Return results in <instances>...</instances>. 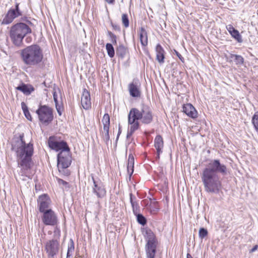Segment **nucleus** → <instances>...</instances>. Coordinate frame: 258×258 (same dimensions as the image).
Instances as JSON below:
<instances>
[{"label": "nucleus", "mask_w": 258, "mask_h": 258, "mask_svg": "<svg viewBox=\"0 0 258 258\" xmlns=\"http://www.w3.org/2000/svg\"><path fill=\"white\" fill-rule=\"evenodd\" d=\"M24 134L20 135L15 139L12 145V150L16 153L19 167L21 168L18 172L19 179L26 180L31 178L29 171L33 165L32 156L34 152L33 145L31 142L26 143Z\"/></svg>", "instance_id": "f257e3e1"}, {"label": "nucleus", "mask_w": 258, "mask_h": 258, "mask_svg": "<svg viewBox=\"0 0 258 258\" xmlns=\"http://www.w3.org/2000/svg\"><path fill=\"white\" fill-rule=\"evenodd\" d=\"M218 173L223 175H226L227 167L225 165L221 163L219 160H211L201 174V178L206 191L218 194L221 189V182L217 174Z\"/></svg>", "instance_id": "f03ea898"}, {"label": "nucleus", "mask_w": 258, "mask_h": 258, "mask_svg": "<svg viewBox=\"0 0 258 258\" xmlns=\"http://www.w3.org/2000/svg\"><path fill=\"white\" fill-rule=\"evenodd\" d=\"M128 128L127 138H130L140 127L139 120L144 124H149L153 120L152 112L150 107L143 104L140 109L132 108L127 116Z\"/></svg>", "instance_id": "7ed1b4c3"}, {"label": "nucleus", "mask_w": 258, "mask_h": 258, "mask_svg": "<svg viewBox=\"0 0 258 258\" xmlns=\"http://www.w3.org/2000/svg\"><path fill=\"white\" fill-rule=\"evenodd\" d=\"M21 57L24 64L29 66H36L42 62L43 54L39 45H32L21 50Z\"/></svg>", "instance_id": "20e7f679"}, {"label": "nucleus", "mask_w": 258, "mask_h": 258, "mask_svg": "<svg viewBox=\"0 0 258 258\" xmlns=\"http://www.w3.org/2000/svg\"><path fill=\"white\" fill-rule=\"evenodd\" d=\"M31 33V29L27 24L18 23L11 27L10 37L15 45L20 46L25 36Z\"/></svg>", "instance_id": "39448f33"}, {"label": "nucleus", "mask_w": 258, "mask_h": 258, "mask_svg": "<svg viewBox=\"0 0 258 258\" xmlns=\"http://www.w3.org/2000/svg\"><path fill=\"white\" fill-rule=\"evenodd\" d=\"M147 243L146 245V252L147 258H154L156 252L157 240L154 233L151 231H147Z\"/></svg>", "instance_id": "423d86ee"}, {"label": "nucleus", "mask_w": 258, "mask_h": 258, "mask_svg": "<svg viewBox=\"0 0 258 258\" xmlns=\"http://www.w3.org/2000/svg\"><path fill=\"white\" fill-rule=\"evenodd\" d=\"M36 112L39 121L43 124H48L53 120L52 109L46 105H40Z\"/></svg>", "instance_id": "0eeeda50"}, {"label": "nucleus", "mask_w": 258, "mask_h": 258, "mask_svg": "<svg viewBox=\"0 0 258 258\" xmlns=\"http://www.w3.org/2000/svg\"><path fill=\"white\" fill-rule=\"evenodd\" d=\"M71 162L72 156L70 149L60 151L57 155V167L59 171L68 168Z\"/></svg>", "instance_id": "6e6552de"}, {"label": "nucleus", "mask_w": 258, "mask_h": 258, "mask_svg": "<svg viewBox=\"0 0 258 258\" xmlns=\"http://www.w3.org/2000/svg\"><path fill=\"white\" fill-rule=\"evenodd\" d=\"M59 236L46 242L44 248L48 258H54L59 250Z\"/></svg>", "instance_id": "1a4fd4ad"}, {"label": "nucleus", "mask_w": 258, "mask_h": 258, "mask_svg": "<svg viewBox=\"0 0 258 258\" xmlns=\"http://www.w3.org/2000/svg\"><path fill=\"white\" fill-rule=\"evenodd\" d=\"M41 218L42 222L46 225L54 226L57 224L58 220L56 213L51 209L45 211Z\"/></svg>", "instance_id": "9d476101"}, {"label": "nucleus", "mask_w": 258, "mask_h": 258, "mask_svg": "<svg viewBox=\"0 0 258 258\" xmlns=\"http://www.w3.org/2000/svg\"><path fill=\"white\" fill-rule=\"evenodd\" d=\"M92 179L93 182V192L98 198H102L105 197L106 191L102 181L98 178L95 179L93 175H92Z\"/></svg>", "instance_id": "9b49d317"}, {"label": "nucleus", "mask_w": 258, "mask_h": 258, "mask_svg": "<svg viewBox=\"0 0 258 258\" xmlns=\"http://www.w3.org/2000/svg\"><path fill=\"white\" fill-rule=\"evenodd\" d=\"M51 201L46 194H43L39 196L37 199V207L40 213L50 209L49 208Z\"/></svg>", "instance_id": "f8f14e48"}, {"label": "nucleus", "mask_w": 258, "mask_h": 258, "mask_svg": "<svg viewBox=\"0 0 258 258\" xmlns=\"http://www.w3.org/2000/svg\"><path fill=\"white\" fill-rule=\"evenodd\" d=\"M49 147L56 151L70 149L67 143L64 141H57L53 137H50L48 141Z\"/></svg>", "instance_id": "ddd939ff"}, {"label": "nucleus", "mask_w": 258, "mask_h": 258, "mask_svg": "<svg viewBox=\"0 0 258 258\" xmlns=\"http://www.w3.org/2000/svg\"><path fill=\"white\" fill-rule=\"evenodd\" d=\"M130 95L134 98L140 97L141 95V83L138 79H134L128 85Z\"/></svg>", "instance_id": "4468645a"}, {"label": "nucleus", "mask_w": 258, "mask_h": 258, "mask_svg": "<svg viewBox=\"0 0 258 258\" xmlns=\"http://www.w3.org/2000/svg\"><path fill=\"white\" fill-rule=\"evenodd\" d=\"M81 104L83 108L86 110L89 109L91 106L90 94L86 89L83 90L82 93Z\"/></svg>", "instance_id": "2eb2a0df"}, {"label": "nucleus", "mask_w": 258, "mask_h": 258, "mask_svg": "<svg viewBox=\"0 0 258 258\" xmlns=\"http://www.w3.org/2000/svg\"><path fill=\"white\" fill-rule=\"evenodd\" d=\"M183 111L189 117L196 118L198 116V112L195 108L190 103L184 104L183 106Z\"/></svg>", "instance_id": "dca6fc26"}, {"label": "nucleus", "mask_w": 258, "mask_h": 258, "mask_svg": "<svg viewBox=\"0 0 258 258\" xmlns=\"http://www.w3.org/2000/svg\"><path fill=\"white\" fill-rule=\"evenodd\" d=\"M18 13H16L13 9L10 10L4 18L2 24H9L12 22L13 20L18 17Z\"/></svg>", "instance_id": "f3484780"}, {"label": "nucleus", "mask_w": 258, "mask_h": 258, "mask_svg": "<svg viewBox=\"0 0 258 258\" xmlns=\"http://www.w3.org/2000/svg\"><path fill=\"white\" fill-rule=\"evenodd\" d=\"M156 60L160 63L164 62L165 51L160 44H158L156 47Z\"/></svg>", "instance_id": "a211bd4d"}, {"label": "nucleus", "mask_w": 258, "mask_h": 258, "mask_svg": "<svg viewBox=\"0 0 258 258\" xmlns=\"http://www.w3.org/2000/svg\"><path fill=\"white\" fill-rule=\"evenodd\" d=\"M154 146L157 150L158 154H160L162 153L163 141L162 137L160 135H158L156 137L154 140Z\"/></svg>", "instance_id": "6ab92c4d"}, {"label": "nucleus", "mask_w": 258, "mask_h": 258, "mask_svg": "<svg viewBox=\"0 0 258 258\" xmlns=\"http://www.w3.org/2000/svg\"><path fill=\"white\" fill-rule=\"evenodd\" d=\"M140 42L142 45L146 46L148 45V36L147 33L145 29L142 27L139 32Z\"/></svg>", "instance_id": "aec40b11"}, {"label": "nucleus", "mask_w": 258, "mask_h": 258, "mask_svg": "<svg viewBox=\"0 0 258 258\" xmlns=\"http://www.w3.org/2000/svg\"><path fill=\"white\" fill-rule=\"evenodd\" d=\"M130 197L133 213L135 215H137L139 214L140 212L139 206L137 202L135 201L136 200V197L133 195V194L131 193L130 194Z\"/></svg>", "instance_id": "412c9836"}, {"label": "nucleus", "mask_w": 258, "mask_h": 258, "mask_svg": "<svg viewBox=\"0 0 258 258\" xmlns=\"http://www.w3.org/2000/svg\"><path fill=\"white\" fill-rule=\"evenodd\" d=\"M18 90L21 91L26 95H30L34 91V88L31 86L23 84L16 88Z\"/></svg>", "instance_id": "4be33fe9"}, {"label": "nucleus", "mask_w": 258, "mask_h": 258, "mask_svg": "<svg viewBox=\"0 0 258 258\" xmlns=\"http://www.w3.org/2000/svg\"><path fill=\"white\" fill-rule=\"evenodd\" d=\"M116 54L123 58L127 52L126 48L123 45H119L116 49Z\"/></svg>", "instance_id": "5701e85b"}, {"label": "nucleus", "mask_w": 258, "mask_h": 258, "mask_svg": "<svg viewBox=\"0 0 258 258\" xmlns=\"http://www.w3.org/2000/svg\"><path fill=\"white\" fill-rule=\"evenodd\" d=\"M109 128H103V131L102 132V138L104 142L105 143L106 145L108 146L109 141L110 137L109 135Z\"/></svg>", "instance_id": "b1692460"}, {"label": "nucleus", "mask_w": 258, "mask_h": 258, "mask_svg": "<svg viewBox=\"0 0 258 258\" xmlns=\"http://www.w3.org/2000/svg\"><path fill=\"white\" fill-rule=\"evenodd\" d=\"M102 122L103 124V128H109L110 126V117L108 114L106 113L104 115L102 119Z\"/></svg>", "instance_id": "393cba45"}, {"label": "nucleus", "mask_w": 258, "mask_h": 258, "mask_svg": "<svg viewBox=\"0 0 258 258\" xmlns=\"http://www.w3.org/2000/svg\"><path fill=\"white\" fill-rule=\"evenodd\" d=\"M134 158L132 154H130L128 156V165H127V170L129 172L130 171H131V174L133 173L134 170Z\"/></svg>", "instance_id": "a878e982"}, {"label": "nucleus", "mask_w": 258, "mask_h": 258, "mask_svg": "<svg viewBox=\"0 0 258 258\" xmlns=\"http://www.w3.org/2000/svg\"><path fill=\"white\" fill-rule=\"evenodd\" d=\"M230 58L232 59L237 64H240L243 62V58L239 55L231 54Z\"/></svg>", "instance_id": "bb28decb"}, {"label": "nucleus", "mask_w": 258, "mask_h": 258, "mask_svg": "<svg viewBox=\"0 0 258 258\" xmlns=\"http://www.w3.org/2000/svg\"><path fill=\"white\" fill-rule=\"evenodd\" d=\"M74 242L72 239H71L68 245V251L67 254V258H69L71 256L74 250Z\"/></svg>", "instance_id": "cd10ccee"}, {"label": "nucleus", "mask_w": 258, "mask_h": 258, "mask_svg": "<svg viewBox=\"0 0 258 258\" xmlns=\"http://www.w3.org/2000/svg\"><path fill=\"white\" fill-rule=\"evenodd\" d=\"M106 49L108 55L110 57H113L114 56V49L112 45L110 43H107L106 45Z\"/></svg>", "instance_id": "c85d7f7f"}, {"label": "nucleus", "mask_w": 258, "mask_h": 258, "mask_svg": "<svg viewBox=\"0 0 258 258\" xmlns=\"http://www.w3.org/2000/svg\"><path fill=\"white\" fill-rule=\"evenodd\" d=\"M230 34L232 37L236 40L238 42H242V39L241 36L240 35L239 32L237 30H235L233 32H232Z\"/></svg>", "instance_id": "c756f323"}, {"label": "nucleus", "mask_w": 258, "mask_h": 258, "mask_svg": "<svg viewBox=\"0 0 258 258\" xmlns=\"http://www.w3.org/2000/svg\"><path fill=\"white\" fill-rule=\"evenodd\" d=\"M136 215L137 216V221L139 223L142 225H145L146 224V219L142 214L139 213Z\"/></svg>", "instance_id": "7c9ffc66"}, {"label": "nucleus", "mask_w": 258, "mask_h": 258, "mask_svg": "<svg viewBox=\"0 0 258 258\" xmlns=\"http://www.w3.org/2000/svg\"><path fill=\"white\" fill-rule=\"evenodd\" d=\"M252 122L255 129L258 131V112H256L253 115L252 118Z\"/></svg>", "instance_id": "2f4dec72"}, {"label": "nucleus", "mask_w": 258, "mask_h": 258, "mask_svg": "<svg viewBox=\"0 0 258 258\" xmlns=\"http://www.w3.org/2000/svg\"><path fill=\"white\" fill-rule=\"evenodd\" d=\"M122 23L124 26L126 28L128 27L129 26V21L128 19V16L127 14H123L122 15L121 18Z\"/></svg>", "instance_id": "473e14b6"}, {"label": "nucleus", "mask_w": 258, "mask_h": 258, "mask_svg": "<svg viewBox=\"0 0 258 258\" xmlns=\"http://www.w3.org/2000/svg\"><path fill=\"white\" fill-rule=\"evenodd\" d=\"M199 237L203 239V238L205 237L207 235L208 231L206 229H205L204 228H200V229L199 230Z\"/></svg>", "instance_id": "72a5a7b5"}, {"label": "nucleus", "mask_w": 258, "mask_h": 258, "mask_svg": "<svg viewBox=\"0 0 258 258\" xmlns=\"http://www.w3.org/2000/svg\"><path fill=\"white\" fill-rule=\"evenodd\" d=\"M107 35L110 37V40L113 44H116V36L111 31H108Z\"/></svg>", "instance_id": "f704fd0d"}, {"label": "nucleus", "mask_w": 258, "mask_h": 258, "mask_svg": "<svg viewBox=\"0 0 258 258\" xmlns=\"http://www.w3.org/2000/svg\"><path fill=\"white\" fill-rule=\"evenodd\" d=\"M55 107L56 109V110L59 115H61L62 114V103H59L58 102L55 103Z\"/></svg>", "instance_id": "c9c22d12"}, {"label": "nucleus", "mask_w": 258, "mask_h": 258, "mask_svg": "<svg viewBox=\"0 0 258 258\" xmlns=\"http://www.w3.org/2000/svg\"><path fill=\"white\" fill-rule=\"evenodd\" d=\"M226 29L229 32V33L230 34L232 32H233L235 30H236L232 25H228L226 26Z\"/></svg>", "instance_id": "e433bc0d"}, {"label": "nucleus", "mask_w": 258, "mask_h": 258, "mask_svg": "<svg viewBox=\"0 0 258 258\" xmlns=\"http://www.w3.org/2000/svg\"><path fill=\"white\" fill-rule=\"evenodd\" d=\"M13 10H14V11L16 13H18V15L19 16L22 15V13L19 8V4H16L15 9H13Z\"/></svg>", "instance_id": "4c0bfd02"}, {"label": "nucleus", "mask_w": 258, "mask_h": 258, "mask_svg": "<svg viewBox=\"0 0 258 258\" xmlns=\"http://www.w3.org/2000/svg\"><path fill=\"white\" fill-rule=\"evenodd\" d=\"M21 107H22L23 112H26L28 110V108L27 105L24 102H22L21 103Z\"/></svg>", "instance_id": "58836bf2"}, {"label": "nucleus", "mask_w": 258, "mask_h": 258, "mask_svg": "<svg viewBox=\"0 0 258 258\" xmlns=\"http://www.w3.org/2000/svg\"><path fill=\"white\" fill-rule=\"evenodd\" d=\"M24 114L27 119H28L29 120H32V117H31V116L30 115V113L29 110H28L26 112H24Z\"/></svg>", "instance_id": "ea45409f"}, {"label": "nucleus", "mask_w": 258, "mask_h": 258, "mask_svg": "<svg viewBox=\"0 0 258 258\" xmlns=\"http://www.w3.org/2000/svg\"><path fill=\"white\" fill-rule=\"evenodd\" d=\"M174 52L175 53V54L177 55V56L182 61H183V60H184V58L183 57L181 56V55L177 51H176V50H174Z\"/></svg>", "instance_id": "a19ab883"}, {"label": "nucleus", "mask_w": 258, "mask_h": 258, "mask_svg": "<svg viewBox=\"0 0 258 258\" xmlns=\"http://www.w3.org/2000/svg\"><path fill=\"white\" fill-rule=\"evenodd\" d=\"M53 97L55 103L58 102L57 100V94L55 91L53 93Z\"/></svg>", "instance_id": "79ce46f5"}, {"label": "nucleus", "mask_w": 258, "mask_h": 258, "mask_svg": "<svg viewBox=\"0 0 258 258\" xmlns=\"http://www.w3.org/2000/svg\"><path fill=\"white\" fill-rule=\"evenodd\" d=\"M58 182L59 184H62V185H67L68 184V183L65 181L64 180H62V179H58Z\"/></svg>", "instance_id": "37998d69"}, {"label": "nucleus", "mask_w": 258, "mask_h": 258, "mask_svg": "<svg viewBox=\"0 0 258 258\" xmlns=\"http://www.w3.org/2000/svg\"><path fill=\"white\" fill-rule=\"evenodd\" d=\"M105 1L109 4H114L115 0H105Z\"/></svg>", "instance_id": "c03bdc74"}, {"label": "nucleus", "mask_w": 258, "mask_h": 258, "mask_svg": "<svg viewBox=\"0 0 258 258\" xmlns=\"http://www.w3.org/2000/svg\"><path fill=\"white\" fill-rule=\"evenodd\" d=\"M258 248V245H255V246H253V247L250 250V252H253L254 251H255Z\"/></svg>", "instance_id": "a18cd8bd"}, {"label": "nucleus", "mask_w": 258, "mask_h": 258, "mask_svg": "<svg viewBox=\"0 0 258 258\" xmlns=\"http://www.w3.org/2000/svg\"><path fill=\"white\" fill-rule=\"evenodd\" d=\"M186 258H193L189 253H187Z\"/></svg>", "instance_id": "49530a36"}, {"label": "nucleus", "mask_w": 258, "mask_h": 258, "mask_svg": "<svg viewBox=\"0 0 258 258\" xmlns=\"http://www.w3.org/2000/svg\"><path fill=\"white\" fill-rule=\"evenodd\" d=\"M120 134V130H119V131H118V135H117V139H116V140H117V139H118V136H119V134Z\"/></svg>", "instance_id": "de8ad7c7"}, {"label": "nucleus", "mask_w": 258, "mask_h": 258, "mask_svg": "<svg viewBox=\"0 0 258 258\" xmlns=\"http://www.w3.org/2000/svg\"><path fill=\"white\" fill-rule=\"evenodd\" d=\"M157 159H159L160 158V154H157Z\"/></svg>", "instance_id": "09e8293b"}, {"label": "nucleus", "mask_w": 258, "mask_h": 258, "mask_svg": "<svg viewBox=\"0 0 258 258\" xmlns=\"http://www.w3.org/2000/svg\"><path fill=\"white\" fill-rule=\"evenodd\" d=\"M69 258H71V257H70Z\"/></svg>", "instance_id": "8fccbe9b"}]
</instances>
